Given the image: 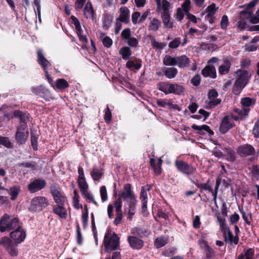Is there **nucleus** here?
<instances>
[{
  "label": "nucleus",
  "mask_w": 259,
  "mask_h": 259,
  "mask_svg": "<svg viewBox=\"0 0 259 259\" xmlns=\"http://www.w3.org/2000/svg\"><path fill=\"white\" fill-rule=\"evenodd\" d=\"M236 74L237 77L233 85V93L235 95H239L248 83L250 74L247 71L243 70H238Z\"/></svg>",
  "instance_id": "nucleus-1"
},
{
  "label": "nucleus",
  "mask_w": 259,
  "mask_h": 259,
  "mask_svg": "<svg viewBox=\"0 0 259 259\" xmlns=\"http://www.w3.org/2000/svg\"><path fill=\"white\" fill-rule=\"evenodd\" d=\"M157 88L165 95L174 94L177 95H183L185 93L184 87L176 83L161 82L158 84Z\"/></svg>",
  "instance_id": "nucleus-2"
},
{
  "label": "nucleus",
  "mask_w": 259,
  "mask_h": 259,
  "mask_svg": "<svg viewBox=\"0 0 259 259\" xmlns=\"http://www.w3.org/2000/svg\"><path fill=\"white\" fill-rule=\"evenodd\" d=\"M21 226L17 218L11 217L5 214L0 220V231L2 232L14 230Z\"/></svg>",
  "instance_id": "nucleus-3"
},
{
  "label": "nucleus",
  "mask_w": 259,
  "mask_h": 259,
  "mask_svg": "<svg viewBox=\"0 0 259 259\" xmlns=\"http://www.w3.org/2000/svg\"><path fill=\"white\" fill-rule=\"evenodd\" d=\"M255 103V99L249 97L242 98L241 101L242 109L236 108L234 111L241 117H245L250 111V108Z\"/></svg>",
  "instance_id": "nucleus-4"
},
{
  "label": "nucleus",
  "mask_w": 259,
  "mask_h": 259,
  "mask_svg": "<svg viewBox=\"0 0 259 259\" xmlns=\"http://www.w3.org/2000/svg\"><path fill=\"white\" fill-rule=\"evenodd\" d=\"M104 245L106 251L108 252L116 250L119 245V238L115 233H113L110 237L105 235Z\"/></svg>",
  "instance_id": "nucleus-5"
},
{
  "label": "nucleus",
  "mask_w": 259,
  "mask_h": 259,
  "mask_svg": "<svg viewBox=\"0 0 259 259\" xmlns=\"http://www.w3.org/2000/svg\"><path fill=\"white\" fill-rule=\"evenodd\" d=\"M49 205L48 200L44 196H37L33 198L30 204V209L32 211H41Z\"/></svg>",
  "instance_id": "nucleus-6"
},
{
  "label": "nucleus",
  "mask_w": 259,
  "mask_h": 259,
  "mask_svg": "<svg viewBox=\"0 0 259 259\" xmlns=\"http://www.w3.org/2000/svg\"><path fill=\"white\" fill-rule=\"evenodd\" d=\"M28 137V131L27 123L22 122L17 127V131L15 135V138L19 144L25 143Z\"/></svg>",
  "instance_id": "nucleus-7"
},
{
  "label": "nucleus",
  "mask_w": 259,
  "mask_h": 259,
  "mask_svg": "<svg viewBox=\"0 0 259 259\" xmlns=\"http://www.w3.org/2000/svg\"><path fill=\"white\" fill-rule=\"evenodd\" d=\"M175 165L180 172L187 176L192 175L196 170L195 167L183 160H176Z\"/></svg>",
  "instance_id": "nucleus-8"
},
{
  "label": "nucleus",
  "mask_w": 259,
  "mask_h": 259,
  "mask_svg": "<svg viewBox=\"0 0 259 259\" xmlns=\"http://www.w3.org/2000/svg\"><path fill=\"white\" fill-rule=\"evenodd\" d=\"M164 65H188L189 64V58L185 55L178 57H171L166 55L164 58Z\"/></svg>",
  "instance_id": "nucleus-9"
},
{
  "label": "nucleus",
  "mask_w": 259,
  "mask_h": 259,
  "mask_svg": "<svg viewBox=\"0 0 259 259\" xmlns=\"http://www.w3.org/2000/svg\"><path fill=\"white\" fill-rule=\"evenodd\" d=\"M0 244L3 245L7 249L9 254L12 256H17L18 254V250L16 244L8 237H3L0 240Z\"/></svg>",
  "instance_id": "nucleus-10"
},
{
  "label": "nucleus",
  "mask_w": 259,
  "mask_h": 259,
  "mask_svg": "<svg viewBox=\"0 0 259 259\" xmlns=\"http://www.w3.org/2000/svg\"><path fill=\"white\" fill-rule=\"evenodd\" d=\"M10 236L15 244H19L22 242L26 238V232L20 226L11 232Z\"/></svg>",
  "instance_id": "nucleus-11"
},
{
  "label": "nucleus",
  "mask_w": 259,
  "mask_h": 259,
  "mask_svg": "<svg viewBox=\"0 0 259 259\" xmlns=\"http://www.w3.org/2000/svg\"><path fill=\"white\" fill-rule=\"evenodd\" d=\"M50 190L56 203L57 204L64 205L66 197L59 190V188L55 185H52L50 187Z\"/></svg>",
  "instance_id": "nucleus-12"
},
{
  "label": "nucleus",
  "mask_w": 259,
  "mask_h": 259,
  "mask_svg": "<svg viewBox=\"0 0 259 259\" xmlns=\"http://www.w3.org/2000/svg\"><path fill=\"white\" fill-rule=\"evenodd\" d=\"M31 91L34 94L39 96L47 101H50L52 99L50 92L43 85L32 87Z\"/></svg>",
  "instance_id": "nucleus-13"
},
{
  "label": "nucleus",
  "mask_w": 259,
  "mask_h": 259,
  "mask_svg": "<svg viewBox=\"0 0 259 259\" xmlns=\"http://www.w3.org/2000/svg\"><path fill=\"white\" fill-rule=\"evenodd\" d=\"M232 118L229 115L225 116L222 119L220 126V131L222 134L226 133L230 129L235 126Z\"/></svg>",
  "instance_id": "nucleus-14"
},
{
  "label": "nucleus",
  "mask_w": 259,
  "mask_h": 259,
  "mask_svg": "<svg viewBox=\"0 0 259 259\" xmlns=\"http://www.w3.org/2000/svg\"><path fill=\"white\" fill-rule=\"evenodd\" d=\"M46 185V182L44 179H35L28 185V189L30 193H35L44 188Z\"/></svg>",
  "instance_id": "nucleus-15"
},
{
  "label": "nucleus",
  "mask_w": 259,
  "mask_h": 259,
  "mask_svg": "<svg viewBox=\"0 0 259 259\" xmlns=\"http://www.w3.org/2000/svg\"><path fill=\"white\" fill-rule=\"evenodd\" d=\"M121 196L124 200L131 203L136 202L135 196L131 190V186L130 184H126L124 185L123 190L121 193Z\"/></svg>",
  "instance_id": "nucleus-16"
},
{
  "label": "nucleus",
  "mask_w": 259,
  "mask_h": 259,
  "mask_svg": "<svg viewBox=\"0 0 259 259\" xmlns=\"http://www.w3.org/2000/svg\"><path fill=\"white\" fill-rule=\"evenodd\" d=\"M156 5L157 11L160 13L161 15L169 14V11L170 9V4L167 0H155Z\"/></svg>",
  "instance_id": "nucleus-17"
},
{
  "label": "nucleus",
  "mask_w": 259,
  "mask_h": 259,
  "mask_svg": "<svg viewBox=\"0 0 259 259\" xmlns=\"http://www.w3.org/2000/svg\"><path fill=\"white\" fill-rule=\"evenodd\" d=\"M71 19L72 20V23L75 26L76 32L79 36L80 40L83 43H87L88 42V38H87V36L83 34L79 21L74 16H72Z\"/></svg>",
  "instance_id": "nucleus-18"
},
{
  "label": "nucleus",
  "mask_w": 259,
  "mask_h": 259,
  "mask_svg": "<svg viewBox=\"0 0 259 259\" xmlns=\"http://www.w3.org/2000/svg\"><path fill=\"white\" fill-rule=\"evenodd\" d=\"M237 152L241 156H247L253 154L255 150L251 145L246 144L239 146Z\"/></svg>",
  "instance_id": "nucleus-19"
},
{
  "label": "nucleus",
  "mask_w": 259,
  "mask_h": 259,
  "mask_svg": "<svg viewBox=\"0 0 259 259\" xmlns=\"http://www.w3.org/2000/svg\"><path fill=\"white\" fill-rule=\"evenodd\" d=\"M127 241L130 246L134 249H140L144 245V241L136 236H129L127 238Z\"/></svg>",
  "instance_id": "nucleus-20"
},
{
  "label": "nucleus",
  "mask_w": 259,
  "mask_h": 259,
  "mask_svg": "<svg viewBox=\"0 0 259 259\" xmlns=\"http://www.w3.org/2000/svg\"><path fill=\"white\" fill-rule=\"evenodd\" d=\"M223 233L226 242H229L231 245L233 244L236 245L238 244L239 241L238 236H234L229 229L223 231Z\"/></svg>",
  "instance_id": "nucleus-21"
},
{
  "label": "nucleus",
  "mask_w": 259,
  "mask_h": 259,
  "mask_svg": "<svg viewBox=\"0 0 259 259\" xmlns=\"http://www.w3.org/2000/svg\"><path fill=\"white\" fill-rule=\"evenodd\" d=\"M120 22L128 23L130 21V10L126 7H121L119 9V16L117 19Z\"/></svg>",
  "instance_id": "nucleus-22"
},
{
  "label": "nucleus",
  "mask_w": 259,
  "mask_h": 259,
  "mask_svg": "<svg viewBox=\"0 0 259 259\" xmlns=\"http://www.w3.org/2000/svg\"><path fill=\"white\" fill-rule=\"evenodd\" d=\"M150 187L148 185L143 187L140 192V199L142 203V209L145 211L147 209V191L150 190Z\"/></svg>",
  "instance_id": "nucleus-23"
},
{
  "label": "nucleus",
  "mask_w": 259,
  "mask_h": 259,
  "mask_svg": "<svg viewBox=\"0 0 259 259\" xmlns=\"http://www.w3.org/2000/svg\"><path fill=\"white\" fill-rule=\"evenodd\" d=\"M64 205L56 204L53 207V210L54 213L58 215L61 219H66L67 215V212Z\"/></svg>",
  "instance_id": "nucleus-24"
},
{
  "label": "nucleus",
  "mask_w": 259,
  "mask_h": 259,
  "mask_svg": "<svg viewBox=\"0 0 259 259\" xmlns=\"http://www.w3.org/2000/svg\"><path fill=\"white\" fill-rule=\"evenodd\" d=\"M83 15L88 19H93L94 18L95 12L92 3L90 1L85 3L83 9Z\"/></svg>",
  "instance_id": "nucleus-25"
},
{
  "label": "nucleus",
  "mask_w": 259,
  "mask_h": 259,
  "mask_svg": "<svg viewBox=\"0 0 259 259\" xmlns=\"http://www.w3.org/2000/svg\"><path fill=\"white\" fill-rule=\"evenodd\" d=\"M202 74L204 77H216V71L214 66H206L202 70Z\"/></svg>",
  "instance_id": "nucleus-26"
},
{
  "label": "nucleus",
  "mask_w": 259,
  "mask_h": 259,
  "mask_svg": "<svg viewBox=\"0 0 259 259\" xmlns=\"http://www.w3.org/2000/svg\"><path fill=\"white\" fill-rule=\"evenodd\" d=\"M150 163L156 175H159L161 172V166L162 163V159L159 158L157 161H156L154 158H151L150 160Z\"/></svg>",
  "instance_id": "nucleus-27"
},
{
  "label": "nucleus",
  "mask_w": 259,
  "mask_h": 259,
  "mask_svg": "<svg viewBox=\"0 0 259 259\" xmlns=\"http://www.w3.org/2000/svg\"><path fill=\"white\" fill-rule=\"evenodd\" d=\"M54 86L55 89H56L59 90H63L69 87V84L65 79L59 78L56 80Z\"/></svg>",
  "instance_id": "nucleus-28"
},
{
  "label": "nucleus",
  "mask_w": 259,
  "mask_h": 259,
  "mask_svg": "<svg viewBox=\"0 0 259 259\" xmlns=\"http://www.w3.org/2000/svg\"><path fill=\"white\" fill-rule=\"evenodd\" d=\"M191 127L194 130L199 131L200 132L205 131L207 133L209 136H212L214 134L213 132L210 128L209 126L205 124L202 125L193 124Z\"/></svg>",
  "instance_id": "nucleus-29"
},
{
  "label": "nucleus",
  "mask_w": 259,
  "mask_h": 259,
  "mask_svg": "<svg viewBox=\"0 0 259 259\" xmlns=\"http://www.w3.org/2000/svg\"><path fill=\"white\" fill-rule=\"evenodd\" d=\"M218 8V7H216V5L214 3L209 5L205 10V13L206 14L205 16H215Z\"/></svg>",
  "instance_id": "nucleus-30"
},
{
  "label": "nucleus",
  "mask_w": 259,
  "mask_h": 259,
  "mask_svg": "<svg viewBox=\"0 0 259 259\" xmlns=\"http://www.w3.org/2000/svg\"><path fill=\"white\" fill-rule=\"evenodd\" d=\"M160 25L161 22L158 19L156 18H153L149 22L148 25L149 30L156 31L159 29Z\"/></svg>",
  "instance_id": "nucleus-31"
},
{
  "label": "nucleus",
  "mask_w": 259,
  "mask_h": 259,
  "mask_svg": "<svg viewBox=\"0 0 259 259\" xmlns=\"http://www.w3.org/2000/svg\"><path fill=\"white\" fill-rule=\"evenodd\" d=\"M164 75L169 79L174 78L178 74V70L174 67L167 68L164 71Z\"/></svg>",
  "instance_id": "nucleus-32"
},
{
  "label": "nucleus",
  "mask_w": 259,
  "mask_h": 259,
  "mask_svg": "<svg viewBox=\"0 0 259 259\" xmlns=\"http://www.w3.org/2000/svg\"><path fill=\"white\" fill-rule=\"evenodd\" d=\"M14 116L15 117L20 118V124L22 122L24 123H27V120H28V115L26 114H24L22 112L19 110H15L14 111Z\"/></svg>",
  "instance_id": "nucleus-33"
},
{
  "label": "nucleus",
  "mask_w": 259,
  "mask_h": 259,
  "mask_svg": "<svg viewBox=\"0 0 259 259\" xmlns=\"http://www.w3.org/2000/svg\"><path fill=\"white\" fill-rule=\"evenodd\" d=\"M77 183L81 193L85 192L88 190V185L85 177L78 178Z\"/></svg>",
  "instance_id": "nucleus-34"
},
{
  "label": "nucleus",
  "mask_w": 259,
  "mask_h": 259,
  "mask_svg": "<svg viewBox=\"0 0 259 259\" xmlns=\"http://www.w3.org/2000/svg\"><path fill=\"white\" fill-rule=\"evenodd\" d=\"M119 54L124 60H128L132 55L131 49L128 47H124L120 49Z\"/></svg>",
  "instance_id": "nucleus-35"
},
{
  "label": "nucleus",
  "mask_w": 259,
  "mask_h": 259,
  "mask_svg": "<svg viewBox=\"0 0 259 259\" xmlns=\"http://www.w3.org/2000/svg\"><path fill=\"white\" fill-rule=\"evenodd\" d=\"M161 15L164 26L167 28H172L173 27V23L170 21L169 13Z\"/></svg>",
  "instance_id": "nucleus-36"
},
{
  "label": "nucleus",
  "mask_w": 259,
  "mask_h": 259,
  "mask_svg": "<svg viewBox=\"0 0 259 259\" xmlns=\"http://www.w3.org/2000/svg\"><path fill=\"white\" fill-rule=\"evenodd\" d=\"M136 202H133L131 203H128V207L127 209H128V217L127 219L129 220H132L133 216L134 215L135 212V208H136ZM126 208H125V211H126Z\"/></svg>",
  "instance_id": "nucleus-37"
},
{
  "label": "nucleus",
  "mask_w": 259,
  "mask_h": 259,
  "mask_svg": "<svg viewBox=\"0 0 259 259\" xmlns=\"http://www.w3.org/2000/svg\"><path fill=\"white\" fill-rule=\"evenodd\" d=\"M254 255V250L251 248L247 249L244 253L238 256V259H252Z\"/></svg>",
  "instance_id": "nucleus-38"
},
{
  "label": "nucleus",
  "mask_w": 259,
  "mask_h": 259,
  "mask_svg": "<svg viewBox=\"0 0 259 259\" xmlns=\"http://www.w3.org/2000/svg\"><path fill=\"white\" fill-rule=\"evenodd\" d=\"M92 178L95 181L99 180L102 176L103 172L102 170H99L96 166L94 167L93 170L91 172Z\"/></svg>",
  "instance_id": "nucleus-39"
},
{
  "label": "nucleus",
  "mask_w": 259,
  "mask_h": 259,
  "mask_svg": "<svg viewBox=\"0 0 259 259\" xmlns=\"http://www.w3.org/2000/svg\"><path fill=\"white\" fill-rule=\"evenodd\" d=\"M20 192V187L18 186L11 187L9 190V194L11 196V199L14 200Z\"/></svg>",
  "instance_id": "nucleus-40"
},
{
  "label": "nucleus",
  "mask_w": 259,
  "mask_h": 259,
  "mask_svg": "<svg viewBox=\"0 0 259 259\" xmlns=\"http://www.w3.org/2000/svg\"><path fill=\"white\" fill-rule=\"evenodd\" d=\"M226 156L227 159L230 162H234L236 160L235 152L231 149L226 148Z\"/></svg>",
  "instance_id": "nucleus-41"
},
{
  "label": "nucleus",
  "mask_w": 259,
  "mask_h": 259,
  "mask_svg": "<svg viewBox=\"0 0 259 259\" xmlns=\"http://www.w3.org/2000/svg\"><path fill=\"white\" fill-rule=\"evenodd\" d=\"M100 37L102 39L103 45L105 47L109 48L112 46L113 41L112 39L109 37L105 36L104 33H101Z\"/></svg>",
  "instance_id": "nucleus-42"
},
{
  "label": "nucleus",
  "mask_w": 259,
  "mask_h": 259,
  "mask_svg": "<svg viewBox=\"0 0 259 259\" xmlns=\"http://www.w3.org/2000/svg\"><path fill=\"white\" fill-rule=\"evenodd\" d=\"M81 194L88 202H92L96 205H98V203L95 201L93 195L88 191V190L85 191V192H82Z\"/></svg>",
  "instance_id": "nucleus-43"
},
{
  "label": "nucleus",
  "mask_w": 259,
  "mask_h": 259,
  "mask_svg": "<svg viewBox=\"0 0 259 259\" xmlns=\"http://www.w3.org/2000/svg\"><path fill=\"white\" fill-rule=\"evenodd\" d=\"M31 143L33 149L35 150L37 149V139L38 135L33 132H31Z\"/></svg>",
  "instance_id": "nucleus-44"
},
{
  "label": "nucleus",
  "mask_w": 259,
  "mask_h": 259,
  "mask_svg": "<svg viewBox=\"0 0 259 259\" xmlns=\"http://www.w3.org/2000/svg\"><path fill=\"white\" fill-rule=\"evenodd\" d=\"M132 233L141 237L145 236L147 235V231L142 228H135L132 230Z\"/></svg>",
  "instance_id": "nucleus-45"
},
{
  "label": "nucleus",
  "mask_w": 259,
  "mask_h": 259,
  "mask_svg": "<svg viewBox=\"0 0 259 259\" xmlns=\"http://www.w3.org/2000/svg\"><path fill=\"white\" fill-rule=\"evenodd\" d=\"M122 206L121 199L119 197L114 202V206L115 208L116 213H122L121 210Z\"/></svg>",
  "instance_id": "nucleus-46"
},
{
  "label": "nucleus",
  "mask_w": 259,
  "mask_h": 259,
  "mask_svg": "<svg viewBox=\"0 0 259 259\" xmlns=\"http://www.w3.org/2000/svg\"><path fill=\"white\" fill-rule=\"evenodd\" d=\"M181 44V39L180 37H177L173 40L171 41L169 44L168 47L171 49H177Z\"/></svg>",
  "instance_id": "nucleus-47"
},
{
  "label": "nucleus",
  "mask_w": 259,
  "mask_h": 259,
  "mask_svg": "<svg viewBox=\"0 0 259 259\" xmlns=\"http://www.w3.org/2000/svg\"><path fill=\"white\" fill-rule=\"evenodd\" d=\"M167 243V240L164 237L158 238L155 241L154 245L156 248H160L164 246Z\"/></svg>",
  "instance_id": "nucleus-48"
},
{
  "label": "nucleus",
  "mask_w": 259,
  "mask_h": 259,
  "mask_svg": "<svg viewBox=\"0 0 259 259\" xmlns=\"http://www.w3.org/2000/svg\"><path fill=\"white\" fill-rule=\"evenodd\" d=\"M0 143L8 148L13 147V144L7 137L1 138Z\"/></svg>",
  "instance_id": "nucleus-49"
},
{
  "label": "nucleus",
  "mask_w": 259,
  "mask_h": 259,
  "mask_svg": "<svg viewBox=\"0 0 259 259\" xmlns=\"http://www.w3.org/2000/svg\"><path fill=\"white\" fill-rule=\"evenodd\" d=\"M104 119L106 123H109L112 118V114L109 108L108 105L107 106V107L105 110L104 114Z\"/></svg>",
  "instance_id": "nucleus-50"
},
{
  "label": "nucleus",
  "mask_w": 259,
  "mask_h": 259,
  "mask_svg": "<svg viewBox=\"0 0 259 259\" xmlns=\"http://www.w3.org/2000/svg\"><path fill=\"white\" fill-rule=\"evenodd\" d=\"M75 195L73 197V203L74 207L76 209L82 208V205L79 203V201L76 191H74Z\"/></svg>",
  "instance_id": "nucleus-51"
},
{
  "label": "nucleus",
  "mask_w": 259,
  "mask_h": 259,
  "mask_svg": "<svg viewBox=\"0 0 259 259\" xmlns=\"http://www.w3.org/2000/svg\"><path fill=\"white\" fill-rule=\"evenodd\" d=\"M151 44H152V47L154 49H157V50H161L165 46V45L164 44L158 42V41H156V40L154 39H152Z\"/></svg>",
  "instance_id": "nucleus-52"
},
{
  "label": "nucleus",
  "mask_w": 259,
  "mask_h": 259,
  "mask_svg": "<svg viewBox=\"0 0 259 259\" xmlns=\"http://www.w3.org/2000/svg\"><path fill=\"white\" fill-rule=\"evenodd\" d=\"M100 195L103 202L106 201L108 199L107 190L105 186H103L100 188Z\"/></svg>",
  "instance_id": "nucleus-53"
},
{
  "label": "nucleus",
  "mask_w": 259,
  "mask_h": 259,
  "mask_svg": "<svg viewBox=\"0 0 259 259\" xmlns=\"http://www.w3.org/2000/svg\"><path fill=\"white\" fill-rule=\"evenodd\" d=\"M156 102H157V105L159 106L162 107H164V108H166V107L170 108L172 105V104L170 103H169V102H167L166 100H163L162 99L157 100Z\"/></svg>",
  "instance_id": "nucleus-54"
},
{
  "label": "nucleus",
  "mask_w": 259,
  "mask_h": 259,
  "mask_svg": "<svg viewBox=\"0 0 259 259\" xmlns=\"http://www.w3.org/2000/svg\"><path fill=\"white\" fill-rule=\"evenodd\" d=\"M218 221L219 223L220 229L221 231L223 232L226 229H228L229 228L226 226V220L225 219H222L219 217H217Z\"/></svg>",
  "instance_id": "nucleus-55"
},
{
  "label": "nucleus",
  "mask_w": 259,
  "mask_h": 259,
  "mask_svg": "<svg viewBox=\"0 0 259 259\" xmlns=\"http://www.w3.org/2000/svg\"><path fill=\"white\" fill-rule=\"evenodd\" d=\"M251 172L254 178L257 179L259 178V167L257 165H253L251 167Z\"/></svg>",
  "instance_id": "nucleus-56"
},
{
  "label": "nucleus",
  "mask_w": 259,
  "mask_h": 259,
  "mask_svg": "<svg viewBox=\"0 0 259 259\" xmlns=\"http://www.w3.org/2000/svg\"><path fill=\"white\" fill-rule=\"evenodd\" d=\"M239 211L240 213L242 214V218L245 221V223L248 225H250V221L248 219V217L249 215L250 218H251V214H247L244 211L242 207H239Z\"/></svg>",
  "instance_id": "nucleus-57"
},
{
  "label": "nucleus",
  "mask_w": 259,
  "mask_h": 259,
  "mask_svg": "<svg viewBox=\"0 0 259 259\" xmlns=\"http://www.w3.org/2000/svg\"><path fill=\"white\" fill-rule=\"evenodd\" d=\"M190 0H185L184 3L182 4V8L186 14L189 13V11L190 9Z\"/></svg>",
  "instance_id": "nucleus-58"
},
{
  "label": "nucleus",
  "mask_w": 259,
  "mask_h": 259,
  "mask_svg": "<svg viewBox=\"0 0 259 259\" xmlns=\"http://www.w3.org/2000/svg\"><path fill=\"white\" fill-rule=\"evenodd\" d=\"M229 24L228 18L226 15H224L221 21V27L222 29H226Z\"/></svg>",
  "instance_id": "nucleus-59"
},
{
  "label": "nucleus",
  "mask_w": 259,
  "mask_h": 259,
  "mask_svg": "<svg viewBox=\"0 0 259 259\" xmlns=\"http://www.w3.org/2000/svg\"><path fill=\"white\" fill-rule=\"evenodd\" d=\"M86 1L87 0H76L74 4L75 9L77 11H80L86 3Z\"/></svg>",
  "instance_id": "nucleus-60"
},
{
  "label": "nucleus",
  "mask_w": 259,
  "mask_h": 259,
  "mask_svg": "<svg viewBox=\"0 0 259 259\" xmlns=\"http://www.w3.org/2000/svg\"><path fill=\"white\" fill-rule=\"evenodd\" d=\"M121 36L124 39H128L131 35V32L130 28L124 29L121 32Z\"/></svg>",
  "instance_id": "nucleus-61"
},
{
  "label": "nucleus",
  "mask_w": 259,
  "mask_h": 259,
  "mask_svg": "<svg viewBox=\"0 0 259 259\" xmlns=\"http://www.w3.org/2000/svg\"><path fill=\"white\" fill-rule=\"evenodd\" d=\"M208 100V104L211 107L217 106L221 102V100L217 98L209 99Z\"/></svg>",
  "instance_id": "nucleus-62"
},
{
  "label": "nucleus",
  "mask_w": 259,
  "mask_h": 259,
  "mask_svg": "<svg viewBox=\"0 0 259 259\" xmlns=\"http://www.w3.org/2000/svg\"><path fill=\"white\" fill-rule=\"evenodd\" d=\"M184 17V11H183L181 8H178L177 10V13L176 15V19L179 21H181Z\"/></svg>",
  "instance_id": "nucleus-63"
},
{
  "label": "nucleus",
  "mask_w": 259,
  "mask_h": 259,
  "mask_svg": "<svg viewBox=\"0 0 259 259\" xmlns=\"http://www.w3.org/2000/svg\"><path fill=\"white\" fill-rule=\"evenodd\" d=\"M200 76L198 74H197L191 79V82L194 86H198L200 84Z\"/></svg>",
  "instance_id": "nucleus-64"
}]
</instances>
